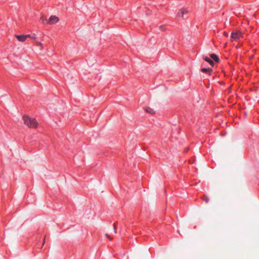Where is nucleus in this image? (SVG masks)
I'll list each match as a JSON object with an SVG mask.
<instances>
[{
    "label": "nucleus",
    "instance_id": "obj_14",
    "mask_svg": "<svg viewBox=\"0 0 259 259\" xmlns=\"http://www.w3.org/2000/svg\"><path fill=\"white\" fill-rule=\"evenodd\" d=\"M32 38L33 39L36 38V35L35 34H33V35L32 36Z\"/></svg>",
    "mask_w": 259,
    "mask_h": 259
},
{
    "label": "nucleus",
    "instance_id": "obj_5",
    "mask_svg": "<svg viewBox=\"0 0 259 259\" xmlns=\"http://www.w3.org/2000/svg\"><path fill=\"white\" fill-rule=\"evenodd\" d=\"M210 57L211 58L212 60H213V61H214L215 62H219V61H220L219 57L215 54H214V53L211 54L210 55Z\"/></svg>",
    "mask_w": 259,
    "mask_h": 259
},
{
    "label": "nucleus",
    "instance_id": "obj_12",
    "mask_svg": "<svg viewBox=\"0 0 259 259\" xmlns=\"http://www.w3.org/2000/svg\"><path fill=\"white\" fill-rule=\"evenodd\" d=\"M113 229H114V232L116 233V229H115V224L113 225Z\"/></svg>",
    "mask_w": 259,
    "mask_h": 259
},
{
    "label": "nucleus",
    "instance_id": "obj_11",
    "mask_svg": "<svg viewBox=\"0 0 259 259\" xmlns=\"http://www.w3.org/2000/svg\"><path fill=\"white\" fill-rule=\"evenodd\" d=\"M204 201H205L206 203H207L209 201V198L207 197H206V198L204 199Z\"/></svg>",
    "mask_w": 259,
    "mask_h": 259
},
{
    "label": "nucleus",
    "instance_id": "obj_8",
    "mask_svg": "<svg viewBox=\"0 0 259 259\" xmlns=\"http://www.w3.org/2000/svg\"><path fill=\"white\" fill-rule=\"evenodd\" d=\"M201 70L203 73H205L210 74L212 71V69L210 68H201Z\"/></svg>",
    "mask_w": 259,
    "mask_h": 259
},
{
    "label": "nucleus",
    "instance_id": "obj_3",
    "mask_svg": "<svg viewBox=\"0 0 259 259\" xmlns=\"http://www.w3.org/2000/svg\"><path fill=\"white\" fill-rule=\"evenodd\" d=\"M30 37V35H16V37L17 39L21 42L25 41L27 37Z\"/></svg>",
    "mask_w": 259,
    "mask_h": 259
},
{
    "label": "nucleus",
    "instance_id": "obj_9",
    "mask_svg": "<svg viewBox=\"0 0 259 259\" xmlns=\"http://www.w3.org/2000/svg\"><path fill=\"white\" fill-rule=\"evenodd\" d=\"M145 110L147 113H149L151 114H153L155 113V111H154V110L149 107H146L145 109Z\"/></svg>",
    "mask_w": 259,
    "mask_h": 259
},
{
    "label": "nucleus",
    "instance_id": "obj_7",
    "mask_svg": "<svg viewBox=\"0 0 259 259\" xmlns=\"http://www.w3.org/2000/svg\"><path fill=\"white\" fill-rule=\"evenodd\" d=\"M240 36L239 33L236 32H232L231 34V37L233 39H238Z\"/></svg>",
    "mask_w": 259,
    "mask_h": 259
},
{
    "label": "nucleus",
    "instance_id": "obj_4",
    "mask_svg": "<svg viewBox=\"0 0 259 259\" xmlns=\"http://www.w3.org/2000/svg\"><path fill=\"white\" fill-rule=\"evenodd\" d=\"M188 13V11L186 9L183 8L180 10L177 13V17L179 18H183V16L184 14H187Z\"/></svg>",
    "mask_w": 259,
    "mask_h": 259
},
{
    "label": "nucleus",
    "instance_id": "obj_2",
    "mask_svg": "<svg viewBox=\"0 0 259 259\" xmlns=\"http://www.w3.org/2000/svg\"><path fill=\"white\" fill-rule=\"evenodd\" d=\"M59 21V18L56 16H51L49 20H44L42 21L44 24H53L57 23Z\"/></svg>",
    "mask_w": 259,
    "mask_h": 259
},
{
    "label": "nucleus",
    "instance_id": "obj_13",
    "mask_svg": "<svg viewBox=\"0 0 259 259\" xmlns=\"http://www.w3.org/2000/svg\"><path fill=\"white\" fill-rule=\"evenodd\" d=\"M164 27V26H160V29L161 30H163V28Z\"/></svg>",
    "mask_w": 259,
    "mask_h": 259
},
{
    "label": "nucleus",
    "instance_id": "obj_15",
    "mask_svg": "<svg viewBox=\"0 0 259 259\" xmlns=\"http://www.w3.org/2000/svg\"><path fill=\"white\" fill-rule=\"evenodd\" d=\"M106 236L108 238H109V239L110 240H111V238H110V236H109V235H108V234H106Z\"/></svg>",
    "mask_w": 259,
    "mask_h": 259
},
{
    "label": "nucleus",
    "instance_id": "obj_10",
    "mask_svg": "<svg viewBox=\"0 0 259 259\" xmlns=\"http://www.w3.org/2000/svg\"><path fill=\"white\" fill-rule=\"evenodd\" d=\"M224 36H225L226 37H228L229 36V34L227 32H224Z\"/></svg>",
    "mask_w": 259,
    "mask_h": 259
},
{
    "label": "nucleus",
    "instance_id": "obj_1",
    "mask_svg": "<svg viewBox=\"0 0 259 259\" xmlns=\"http://www.w3.org/2000/svg\"><path fill=\"white\" fill-rule=\"evenodd\" d=\"M23 120L24 123L29 127L35 128L37 127V122L35 118H30L28 116L24 115Z\"/></svg>",
    "mask_w": 259,
    "mask_h": 259
},
{
    "label": "nucleus",
    "instance_id": "obj_6",
    "mask_svg": "<svg viewBox=\"0 0 259 259\" xmlns=\"http://www.w3.org/2000/svg\"><path fill=\"white\" fill-rule=\"evenodd\" d=\"M204 60L206 62H208L212 67L214 66V62L211 59H210L207 57H204Z\"/></svg>",
    "mask_w": 259,
    "mask_h": 259
}]
</instances>
